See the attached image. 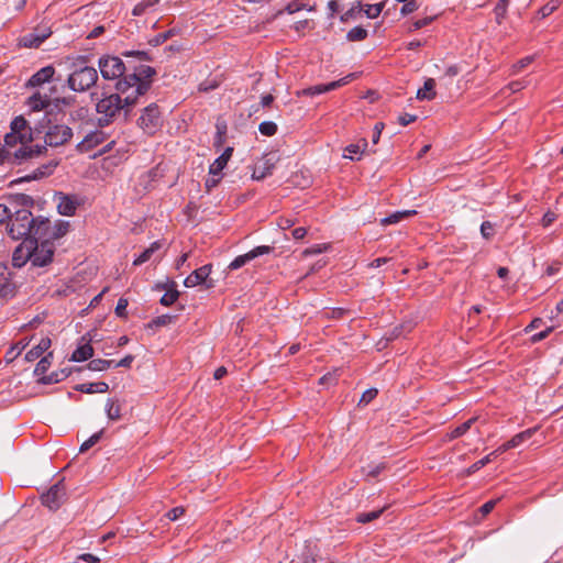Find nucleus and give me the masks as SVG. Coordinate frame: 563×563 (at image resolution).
<instances>
[{
    "instance_id": "obj_1",
    "label": "nucleus",
    "mask_w": 563,
    "mask_h": 563,
    "mask_svg": "<svg viewBox=\"0 0 563 563\" xmlns=\"http://www.w3.org/2000/svg\"><path fill=\"white\" fill-rule=\"evenodd\" d=\"M8 203L12 208L11 216L7 222L8 234L13 240L29 239L32 232L34 217L31 208L34 206V199L26 194H14L7 197Z\"/></svg>"
},
{
    "instance_id": "obj_2",
    "label": "nucleus",
    "mask_w": 563,
    "mask_h": 563,
    "mask_svg": "<svg viewBox=\"0 0 563 563\" xmlns=\"http://www.w3.org/2000/svg\"><path fill=\"white\" fill-rule=\"evenodd\" d=\"M137 100L130 92L121 93L117 90L115 93H111L101 98L97 104L96 110L100 115L98 119L99 126L103 128L112 123L121 114L126 120L130 115L131 108L136 104Z\"/></svg>"
},
{
    "instance_id": "obj_3",
    "label": "nucleus",
    "mask_w": 563,
    "mask_h": 563,
    "mask_svg": "<svg viewBox=\"0 0 563 563\" xmlns=\"http://www.w3.org/2000/svg\"><path fill=\"white\" fill-rule=\"evenodd\" d=\"M156 75L155 68L147 65L132 66L122 79L117 81L115 89L121 92H130L137 100L151 88L152 78Z\"/></svg>"
},
{
    "instance_id": "obj_4",
    "label": "nucleus",
    "mask_w": 563,
    "mask_h": 563,
    "mask_svg": "<svg viewBox=\"0 0 563 563\" xmlns=\"http://www.w3.org/2000/svg\"><path fill=\"white\" fill-rule=\"evenodd\" d=\"M11 131L4 136V146L10 151H15L19 147L36 148L43 145H33V132L27 121L23 117H16L10 124Z\"/></svg>"
},
{
    "instance_id": "obj_5",
    "label": "nucleus",
    "mask_w": 563,
    "mask_h": 563,
    "mask_svg": "<svg viewBox=\"0 0 563 563\" xmlns=\"http://www.w3.org/2000/svg\"><path fill=\"white\" fill-rule=\"evenodd\" d=\"M78 64L67 79L68 87L76 92H84L96 85L98 71L95 67L86 65V57L79 56Z\"/></svg>"
},
{
    "instance_id": "obj_6",
    "label": "nucleus",
    "mask_w": 563,
    "mask_h": 563,
    "mask_svg": "<svg viewBox=\"0 0 563 563\" xmlns=\"http://www.w3.org/2000/svg\"><path fill=\"white\" fill-rule=\"evenodd\" d=\"M98 67L101 76L106 80L122 79L131 69V65L126 66L123 60L114 55H103L98 60Z\"/></svg>"
},
{
    "instance_id": "obj_7",
    "label": "nucleus",
    "mask_w": 563,
    "mask_h": 563,
    "mask_svg": "<svg viewBox=\"0 0 563 563\" xmlns=\"http://www.w3.org/2000/svg\"><path fill=\"white\" fill-rule=\"evenodd\" d=\"M44 153H46L45 146L36 148L19 147L15 151H10L9 147H5L3 145L0 147V164H3L4 162L22 164L24 162L38 157Z\"/></svg>"
},
{
    "instance_id": "obj_8",
    "label": "nucleus",
    "mask_w": 563,
    "mask_h": 563,
    "mask_svg": "<svg viewBox=\"0 0 563 563\" xmlns=\"http://www.w3.org/2000/svg\"><path fill=\"white\" fill-rule=\"evenodd\" d=\"M137 125L146 133L153 134L162 125V115L156 103H151L143 109L137 120Z\"/></svg>"
},
{
    "instance_id": "obj_9",
    "label": "nucleus",
    "mask_w": 563,
    "mask_h": 563,
    "mask_svg": "<svg viewBox=\"0 0 563 563\" xmlns=\"http://www.w3.org/2000/svg\"><path fill=\"white\" fill-rule=\"evenodd\" d=\"M73 137V130L65 124H51L45 132V147H57L66 144Z\"/></svg>"
},
{
    "instance_id": "obj_10",
    "label": "nucleus",
    "mask_w": 563,
    "mask_h": 563,
    "mask_svg": "<svg viewBox=\"0 0 563 563\" xmlns=\"http://www.w3.org/2000/svg\"><path fill=\"white\" fill-rule=\"evenodd\" d=\"M54 255V245L48 241L35 242L32 246L31 264L36 267H44L49 264Z\"/></svg>"
},
{
    "instance_id": "obj_11",
    "label": "nucleus",
    "mask_w": 563,
    "mask_h": 563,
    "mask_svg": "<svg viewBox=\"0 0 563 563\" xmlns=\"http://www.w3.org/2000/svg\"><path fill=\"white\" fill-rule=\"evenodd\" d=\"M42 504L51 510H57L66 500V489L62 481L54 484L41 496Z\"/></svg>"
},
{
    "instance_id": "obj_12",
    "label": "nucleus",
    "mask_w": 563,
    "mask_h": 563,
    "mask_svg": "<svg viewBox=\"0 0 563 563\" xmlns=\"http://www.w3.org/2000/svg\"><path fill=\"white\" fill-rule=\"evenodd\" d=\"M272 251H273V247L267 246V245L256 246L253 250H251L250 252H247V253H245L243 255L236 256L229 264V269H231V271L239 269V268L243 267L244 265H246L252 260H254V258H256L258 256L265 255V254H269Z\"/></svg>"
},
{
    "instance_id": "obj_13",
    "label": "nucleus",
    "mask_w": 563,
    "mask_h": 563,
    "mask_svg": "<svg viewBox=\"0 0 563 563\" xmlns=\"http://www.w3.org/2000/svg\"><path fill=\"white\" fill-rule=\"evenodd\" d=\"M35 242L31 239H25L21 244H19L12 254V265L14 267L21 268L29 261L31 262L32 257V246Z\"/></svg>"
},
{
    "instance_id": "obj_14",
    "label": "nucleus",
    "mask_w": 563,
    "mask_h": 563,
    "mask_svg": "<svg viewBox=\"0 0 563 563\" xmlns=\"http://www.w3.org/2000/svg\"><path fill=\"white\" fill-rule=\"evenodd\" d=\"M211 268L212 266L210 264L197 268L185 278L184 285L188 288L196 287L201 284H206L208 288L212 287L213 284L208 283V277L211 273Z\"/></svg>"
},
{
    "instance_id": "obj_15",
    "label": "nucleus",
    "mask_w": 563,
    "mask_h": 563,
    "mask_svg": "<svg viewBox=\"0 0 563 563\" xmlns=\"http://www.w3.org/2000/svg\"><path fill=\"white\" fill-rule=\"evenodd\" d=\"M107 139V135L103 131L95 130L88 133L77 145L76 150L79 153H88L91 150L96 148L98 145L102 144Z\"/></svg>"
},
{
    "instance_id": "obj_16",
    "label": "nucleus",
    "mask_w": 563,
    "mask_h": 563,
    "mask_svg": "<svg viewBox=\"0 0 563 563\" xmlns=\"http://www.w3.org/2000/svg\"><path fill=\"white\" fill-rule=\"evenodd\" d=\"M354 78V74H350L339 80L331 81L329 84H320L316 86H311L309 88H306L302 93L306 96H317L324 92L332 91L339 87H342L346 84H349Z\"/></svg>"
},
{
    "instance_id": "obj_17",
    "label": "nucleus",
    "mask_w": 563,
    "mask_h": 563,
    "mask_svg": "<svg viewBox=\"0 0 563 563\" xmlns=\"http://www.w3.org/2000/svg\"><path fill=\"white\" fill-rule=\"evenodd\" d=\"M57 165H58V162H55V161H52L47 164H43L42 166H40L35 170H33L31 174H27L23 177L14 179L11 184H20V183H24V181L37 180L45 176H49L51 174H53V172Z\"/></svg>"
},
{
    "instance_id": "obj_18",
    "label": "nucleus",
    "mask_w": 563,
    "mask_h": 563,
    "mask_svg": "<svg viewBox=\"0 0 563 563\" xmlns=\"http://www.w3.org/2000/svg\"><path fill=\"white\" fill-rule=\"evenodd\" d=\"M32 232H30L29 239L37 242L41 239H48V231L51 228V221L46 218L37 217L34 218V223L32 224Z\"/></svg>"
},
{
    "instance_id": "obj_19",
    "label": "nucleus",
    "mask_w": 563,
    "mask_h": 563,
    "mask_svg": "<svg viewBox=\"0 0 563 563\" xmlns=\"http://www.w3.org/2000/svg\"><path fill=\"white\" fill-rule=\"evenodd\" d=\"M300 563H323V559L319 555L318 547L312 541H307L298 556Z\"/></svg>"
},
{
    "instance_id": "obj_20",
    "label": "nucleus",
    "mask_w": 563,
    "mask_h": 563,
    "mask_svg": "<svg viewBox=\"0 0 563 563\" xmlns=\"http://www.w3.org/2000/svg\"><path fill=\"white\" fill-rule=\"evenodd\" d=\"M55 74V68L53 66H45L37 70L35 74L31 76V78L27 80L26 86L27 87H38L42 86L45 82H48Z\"/></svg>"
},
{
    "instance_id": "obj_21",
    "label": "nucleus",
    "mask_w": 563,
    "mask_h": 563,
    "mask_svg": "<svg viewBox=\"0 0 563 563\" xmlns=\"http://www.w3.org/2000/svg\"><path fill=\"white\" fill-rule=\"evenodd\" d=\"M157 288L166 289V292L162 296L159 302L165 307H169L177 301L179 298V291L176 289V283L169 282L165 285L158 284Z\"/></svg>"
},
{
    "instance_id": "obj_22",
    "label": "nucleus",
    "mask_w": 563,
    "mask_h": 563,
    "mask_svg": "<svg viewBox=\"0 0 563 563\" xmlns=\"http://www.w3.org/2000/svg\"><path fill=\"white\" fill-rule=\"evenodd\" d=\"M233 153V147H227L223 153L210 165L209 174L212 176L222 175V170L227 166Z\"/></svg>"
},
{
    "instance_id": "obj_23",
    "label": "nucleus",
    "mask_w": 563,
    "mask_h": 563,
    "mask_svg": "<svg viewBox=\"0 0 563 563\" xmlns=\"http://www.w3.org/2000/svg\"><path fill=\"white\" fill-rule=\"evenodd\" d=\"M52 341L49 338H42L37 345L33 346L25 354V361L33 362L41 357L49 347Z\"/></svg>"
},
{
    "instance_id": "obj_24",
    "label": "nucleus",
    "mask_w": 563,
    "mask_h": 563,
    "mask_svg": "<svg viewBox=\"0 0 563 563\" xmlns=\"http://www.w3.org/2000/svg\"><path fill=\"white\" fill-rule=\"evenodd\" d=\"M26 104L32 111H41L51 104V98L47 95L35 92L27 99Z\"/></svg>"
},
{
    "instance_id": "obj_25",
    "label": "nucleus",
    "mask_w": 563,
    "mask_h": 563,
    "mask_svg": "<svg viewBox=\"0 0 563 563\" xmlns=\"http://www.w3.org/2000/svg\"><path fill=\"white\" fill-rule=\"evenodd\" d=\"M57 210L63 216H74L77 210V203L70 197L60 195L58 197Z\"/></svg>"
},
{
    "instance_id": "obj_26",
    "label": "nucleus",
    "mask_w": 563,
    "mask_h": 563,
    "mask_svg": "<svg viewBox=\"0 0 563 563\" xmlns=\"http://www.w3.org/2000/svg\"><path fill=\"white\" fill-rule=\"evenodd\" d=\"M77 391L93 394V393H107L109 390V385L106 382H97V383H84L79 384L75 387Z\"/></svg>"
},
{
    "instance_id": "obj_27",
    "label": "nucleus",
    "mask_w": 563,
    "mask_h": 563,
    "mask_svg": "<svg viewBox=\"0 0 563 563\" xmlns=\"http://www.w3.org/2000/svg\"><path fill=\"white\" fill-rule=\"evenodd\" d=\"M531 435V431L530 430H527V431H523V432H520L516 435H514L509 441L505 442L504 444H501L497 451L499 452V454L506 452L507 450H510V449H514V448H517L518 445H520L525 440L529 439Z\"/></svg>"
},
{
    "instance_id": "obj_28",
    "label": "nucleus",
    "mask_w": 563,
    "mask_h": 563,
    "mask_svg": "<svg viewBox=\"0 0 563 563\" xmlns=\"http://www.w3.org/2000/svg\"><path fill=\"white\" fill-rule=\"evenodd\" d=\"M93 347L89 342H86L79 345L71 354L70 361L73 362H84L92 357Z\"/></svg>"
},
{
    "instance_id": "obj_29",
    "label": "nucleus",
    "mask_w": 563,
    "mask_h": 563,
    "mask_svg": "<svg viewBox=\"0 0 563 563\" xmlns=\"http://www.w3.org/2000/svg\"><path fill=\"white\" fill-rule=\"evenodd\" d=\"M416 213H417L416 210L396 211V212L389 214L388 217L383 218L380 220V224L384 227L389 225V224H395V223H398L399 221H401L402 219L409 218Z\"/></svg>"
},
{
    "instance_id": "obj_30",
    "label": "nucleus",
    "mask_w": 563,
    "mask_h": 563,
    "mask_svg": "<svg viewBox=\"0 0 563 563\" xmlns=\"http://www.w3.org/2000/svg\"><path fill=\"white\" fill-rule=\"evenodd\" d=\"M162 247L159 241L153 242L147 249H145L133 262L134 266H140L151 260L152 255Z\"/></svg>"
},
{
    "instance_id": "obj_31",
    "label": "nucleus",
    "mask_w": 563,
    "mask_h": 563,
    "mask_svg": "<svg viewBox=\"0 0 563 563\" xmlns=\"http://www.w3.org/2000/svg\"><path fill=\"white\" fill-rule=\"evenodd\" d=\"M435 81L433 78H429L424 81L423 88L417 91V98L420 100H432L435 97Z\"/></svg>"
},
{
    "instance_id": "obj_32",
    "label": "nucleus",
    "mask_w": 563,
    "mask_h": 563,
    "mask_svg": "<svg viewBox=\"0 0 563 563\" xmlns=\"http://www.w3.org/2000/svg\"><path fill=\"white\" fill-rule=\"evenodd\" d=\"M367 147V141L365 139L362 140V144H350L345 147L344 157L350 159H360V156L364 153Z\"/></svg>"
},
{
    "instance_id": "obj_33",
    "label": "nucleus",
    "mask_w": 563,
    "mask_h": 563,
    "mask_svg": "<svg viewBox=\"0 0 563 563\" xmlns=\"http://www.w3.org/2000/svg\"><path fill=\"white\" fill-rule=\"evenodd\" d=\"M499 454V452L497 451V449L495 451H493L492 453L487 454L486 456H484L483 459L478 460L477 462H475L474 464H472L467 470H466V475H472L474 473H476L477 471H479L482 467L486 466L488 463H490L493 461L494 457H496L497 455Z\"/></svg>"
},
{
    "instance_id": "obj_34",
    "label": "nucleus",
    "mask_w": 563,
    "mask_h": 563,
    "mask_svg": "<svg viewBox=\"0 0 563 563\" xmlns=\"http://www.w3.org/2000/svg\"><path fill=\"white\" fill-rule=\"evenodd\" d=\"M41 44L42 42H40L38 35L34 30L19 38V45L22 47L36 48Z\"/></svg>"
},
{
    "instance_id": "obj_35",
    "label": "nucleus",
    "mask_w": 563,
    "mask_h": 563,
    "mask_svg": "<svg viewBox=\"0 0 563 563\" xmlns=\"http://www.w3.org/2000/svg\"><path fill=\"white\" fill-rule=\"evenodd\" d=\"M68 376V373L65 369L59 372H52L49 375H44L40 377L38 383L43 385H51L59 383Z\"/></svg>"
},
{
    "instance_id": "obj_36",
    "label": "nucleus",
    "mask_w": 563,
    "mask_h": 563,
    "mask_svg": "<svg viewBox=\"0 0 563 563\" xmlns=\"http://www.w3.org/2000/svg\"><path fill=\"white\" fill-rule=\"evenodd\" d=\"M388 508V506H384L377 510L368 511V512H360L356 516V521L360 523H368L377 518Z\"/></svg>"
},
{
    "instance_id": "obj_37",
    "label": "nucleus",
    "mask_w": 563,
    "mask_h": 563,
    "mask_svg": "<svg viewBox=\"0 0 563 563\" xmlns=\"http://www.w3.org/2000/svg\"><path fill=\"white\" fill-rule=\"evenodd\" d=\"M274 168V164L269 163V159H266L264 166H256L253 170L252 177L255 180H262L266 176L272 174Z\"/></svg>"
},
{
    "instance_id": "obj_38",
    "label": "nucleus",
    "mask_w": 563,
    "mask_h": 563,
    "mask_svg": "<svg viewBox=\"0 0 563 563\" xmlns=\"http://www.w3.org/2000/svg\"><path fill=\"white\" fill-rule=\"evenodd\" d=\"M53 353L48 352L47 355L43 356L35 366L34 375L44 376L52 364Z\"/></svg>"
},
{
    "instance_id": "obj_39",
    "label": "nucleus",
    "mask_w": 563,
    "mask_h": 563,
    "mask_svg": "<svg viewBox=\"0 0 563 563\" xmlns=\"http://www.w3.org/2000/svg\"><path fill=\"white\" fill-rule=\"evenodd\" d=\"M475 421L476 418H471L467 421L463 422L462 424L457 426L450 432L449 438L453 440L464 435L471 429L472 424Z\"/></svg>"
},
{
    "instance_id": "obj_40",
    "label": "nucleus",
    "mask_w": 563,
    "mask_h": 563,
    "mask_svg": "<svg viewBox=\"0 0 563 563\" xmlns=\"http://www.w3.org/2000/svg\"><path fill=\"white\" fill-rule=\"evenodd\" d=\"M106 412L110 420L117 421L121 418V406L117 401L108 399Z\"/></svg>"
},
{
    "instance_id": "obj_41",
    "label": "nucleus",
    "mask_w": 563,
    "mask_h": 563,
    "mask_svg": "<svg viewBox=\"0 0 563 563\" xmlns=\"http://www.w3.org/2000/svg\"><path fill=\"white\" fill-rule=\"evenodd\" d=\"M177 319L176 316H172V314H162V316H158L156 318H154L150 323H148V328H161V327H166L173 322H175Z\"/></svg>"
},
{
    "instance_id": "obj_42",
    "label": "nucleus",
    "mask_w": 563,
    "mask_h": 563,
    "mask_svg": "<svg viewBox=\"0 0 563 563\" xmlns=\"http://www.w3.org/2000/svg\"><path fill=\"white\" fill-rule=\"evenodd\" d=\"M367 35L368 33L366 29L363 26H354L347 32L346 38L351 42H358L365 40Z\"/></svg>"
},
{
    "instance_id": "obj_43",
    "label": "nucleus",
    "mask_w": 563,
    "mask_h": 563,
    "mask_svg": "<svg viewBox=\"0 0 563 563\" xmlns=\"http://www.w3.org/2000/svg\"><path fill=\"white\" fill-rule=\"evenodd\" d=\"M508 5H509V0H499L498 3L496 4V7L494 9V13H495L496 22L498 24H501L503 20L505 19V16L507 14Z\"/></svg>"
},
{
    "instance_id": "obj_44",
    "label": "nucleus",
    "mask_w": 563,
    "mask_h": 563,
    "mask_svg": "<svg viewBox=\"0 0 563 563\" xmlns=\"http://www.w3.org/2000/svg\"><path fill=\"white\" fill-rule=\"evenodd\" d=\"M158 0H142L133 8V15H142L144 14L150 8H153Z\"/></svg>"
},
{
    "instance_id": "obj_45",
    "label": "nucleus",
    "mask_w": 563,
    "mask_h": 563,
    "mask_svg": "<svg viewBox=\"0 0 563 563\" xmlns=\"http://www.w3.org/2000/svg\"><path fill=\"white\" fill-rule=\"evenodd\" d=\"M124 57H134L140 62H152V57L146 51H124L122 53Z\"/></svg>"
},
{
    "instance_id": "obj_46",
    "label": "nucleus",
    "mask_w": 563,
    "mask_h": 563,
    "mask_svg": "<svg viewBox=\"0 0 563 563\" xmlns=\"http://www.w3.org/2000/svg\"><path fill=\"white\" fill-rule=\"evenodd\" d=\"M15 295V286L11 283H4L0 286V300L7 301L8 299L14 297Z\"/></svg>"
},
{
    "instance_id": "obj_47",
    "label": "nucleus",
    "mask_w": 563,
    "mask_h": 563,
    "mask_svg": "<svg viewBox=\"0 0 563 563\" xmlns=\"http://www.w3.org/2000/svg\"><path fill=\"white\" fill-rule=\"evenodd\" d=\"M258 130L265 136H273L277 132V124L273 121H264L258 125Z\"/></svg>"
},
{
    "instance_id": "obj_48",
    "label": "nucleus",
    "mask_w": 563,
    "mask_h": 563,
    "mask_svg": "<svg viewBox=\"0 0 563 563\" xmlns=\"http://www.w3.org/2000/svg\"><path fill=\"white\" fill-rule=\"evenodd\" d=\"M88 368L93 372H102L109 368V361L102 358H95L88 363Z\"/></svg>"
},
{
    "instance_id": "obj_49",
    "label": "nucleus",
    "mask_w": 563,
    "mask_h": 563,
    "mask_svg": "<svg viewBox=\"0 0 563 563\" xmlns=\"http://www.w3.org/2000/svg\"><path fill=\"white\" fill-rule=\"evenodd\" d=\"M384 7H385V2H379V3H375V4H367L366 9L364 10V12H365L367 18L375 19V18H377L380 14V12L383 11Z\"/></svg>"
},
{
    "instance_id": "obj_50",
    "label": "nucleus",
    "mask_w": 563,
    "mask_h": 563,
    "mask_svg": "<svg viewBox=\"0 0 563 563\" xmlns=\"http://www.w3.org/2000/svg\"><path fill=\"white\" fill-rule=\"evenodd\" d=\"M175 34L174 30H168L164 33H159L155 35L153 38L148 41V44L152 46H159L163 43H165L169 37H172Z\"/></svg>"
},
{
    "instance_id": "obj_51",
    "label": "nucleus",
    "mask_w": 563,
    "mask_h": 563,
    "mask_svg": "<svg viewBox=\"0 0 563 563\" xmlns=\"http://www.w3.org/2000/svg\"><path fill=\"white\" fill-rule=\"evenodd\" d=\"M69 229V222L67 221H59L55 224L53 233L49 235L53 239H59L64 236Z\"/></svg>"
},
{
    "instance_id": "obj_52",
    "label": "nucleus",
    "mask_w": 563,
    "mask_h": 563,
    "mask_svg": "<svg viewBox=\"0 0 563 563\" xmlns=\"http://www.w3.org/2000/svg\"><path fill=\"white\" fill-rule=\"evenodd\" d=\"M103 434V430H100L96 433H93L89 439H87L81 445H80V452H86L90 448H92L95 444L99 442Z\"/></svg>"
},
{
    "instance_id": "obj_53",
    "label": "nucleus",
    "mask_w": 563,
    "mask_h": 563,
    "mask_svg": "<svg viewBox=\"0 0 563 563\" xmlns=\"http://www.w3.org/2000/svg\"><path fill=\"white\" fill-rule=\"evenodd\" d=\"M435 18L434 16H426V18H422V19H419V20H416L415 22H412L408 29L409 32H415V31H418L424 26H428L429 24H431L433 22Z\"/></svg>"
},
{
    "instance_id": "obj_54",
    "label": "nucleus",
    "mask_w": 563,
    "mask_h": 563,
    "mask_svg": "<svg viewBox=\"0 0 563 563\" xmlns=\"http://www.w3.org/2000/svg\"><path fill=\"white\" fill-rule=\"evenodd\" d=\"M481 234L485 240H490L495 235V224L490 221H484L481 224Z\"/></svg>"
},
{
    "instance_id": "obj_55",
    "label": "nucleus",
    "mask_w": 563,
    "mask_h": 563,
    "mask_svg": "<svg viewBox=\"0 0 563 563\" xmlns=\"http://www.w3.org/2000/svg\"><path fill=\"white\" fill-rule=\"evenodd\" d=\"M386 468H387L386 463L382 462L373 467H369L368 471H366V468H363L362 471H363V473H365V475L367 477H377Z\"/></svg>"
},
{
    "instance_id": "obj_56",
    "label": "nucleus",
    "mask_w": 563,
    "mask_h": 563,
    "mask_svg": "<svg viewBox=\"0 0 563 563\" xmlns=\"http://www.w3.org/2000/svg\"><path fill=\"white\" fill-rule=\"evenodd\" d=\"M218 86H219L218 80H216V79H206V80H203V81H201L199 84L198 89H199V91H202V92H209V91L214 90L216 88H218Z\"/></svg>"
},
{
    "instance_id": "obj_57",
    "label": "nucleus",
    "mask_w": 563,
    "mask_h": 563,
    "mask_svg": "<svg viewBox=\"0 0 563 563\" xmlns=\"http://www.w3.org/2000/svg\"><path fill=\"white\" fill-rule=\"evenodd\" d=\"M558 7H559V2L555 0H552V1L548 2L545 5H543L539 12L542 15V18H545V16L550 15L551 13H553L558 9Z\"/></svg>"
},
{
    "instance_id": "obj_58",
    "label": "nucleus",
    "mask_w": 563,
    "mask_h": 563,
    "mask_svg": "<svg viewBox=\"0 0 563 563\" xmlns=\"http://www.w3.org/2000/svg\"><path fill=\"white\" fill-rule=\"evenodd\" d=\"M12 212L10 203H0V224L8 222Z\"/></svg>"
},
{
    "instance_id": "obj_59",
    "label": "nucleus",
    "mask_w": 563,
    "mask_h": 563,
    "mask_svg": "<svg viewBox=\"0 0 563 563\" xmlns=\"http://www.w3.org/2000/svg\"><path fill=\"white\" fill-rule=\"evenodd\" d=\"M34 32L38 35L40 42H44L52 34L51 27L46 25H40L34 29Z\"/></svg>"
},
{
    "instance_id": "obj_60",
    "label": "nucleus",
    "mask_w": 563,
    "mask_h": 563,
    "mask_svg": "<svg viewBox=\"0 0 563 563\" xmlns=\"http://www.w3.org/2000/svg\"><path fill=\"white\" fill-rule=\"evenodd\" d=\"M345 313H347V310L344 308H333V309H330V310L323 312V314L327 318H332V319H340Z\"/></svg>"
},
{
    "instance_id": "obj_61",
    "label": "nucleus",
    "mask_w": 563,
    "mask_h": 563,
    "mask_svg": "<svg viewBox=\"0 0 563 563\" xmlns=\"http://www.w3.org/2000/svg\"><path fill=\"white\" fill-rule=\"evenodd\" d=\"M377 393L378 391L375 388H369L365 390L360 399V404L367 405L377 396Z\"/></svg>"
},
{
    "instance_id": "obj_62",
    "label": "nucleus",
    "mask_w": 563,
    "mask_h": 563,
    "mask_svg": "<svg viewBox=\"0 0 563 563\" xmlns=\"http://www.w3.org/2000/svg\"><path fill=\"white\" fill-rule=\"evenodd\" d=\"M404 5L401 7L400 9V14L401 15H408L410 13H412L413 11H416L418 9V5L415 1H407V2H402Z\"/></svg>"
},
{
    "instance_id": "obj_63",
    "label": "nucleus",
    "mask_w": 563,
    "mask_h": 563,
    "mask_svg": "<svg viewBox=\"0 0 563 563\" xmlns=\"http://www.w3.org/2000/svg\"><path fill=\"white\" fill-rule=\"evenodd\" d=\"M128 300L125 298H120L118 300V303H117V307H115V314L118 317H125V310H126V307H128Z\"/></svg>"
},
{
    "instance_id": "obj_64",
    "label": "nucleus",
    "mask_w": 563,
    "mask_h": 563,
    "mask_svg": "<svg viewBox=\"0 0 563 563\" xmlns=\"http://www.w3.org/2000/svg\"><path fill=\"white\" fill-rule=\"evenodd\" d=\"M305 4L302 3H299L298 1H291L289 2L286 8H285V11L288 13V14H292V13H296L302 9H305Z\"/></svg>"
}]
</instances>
